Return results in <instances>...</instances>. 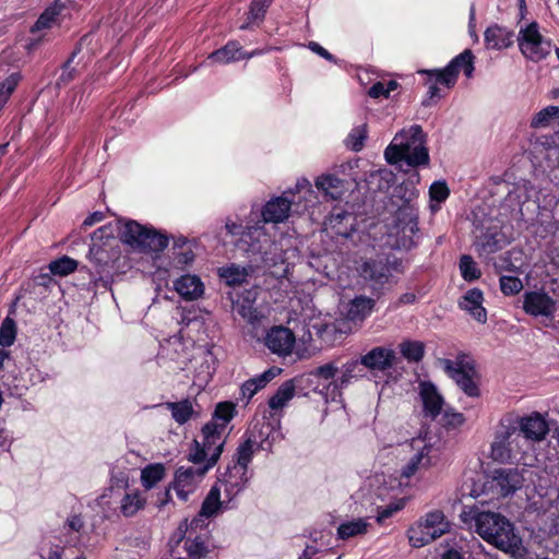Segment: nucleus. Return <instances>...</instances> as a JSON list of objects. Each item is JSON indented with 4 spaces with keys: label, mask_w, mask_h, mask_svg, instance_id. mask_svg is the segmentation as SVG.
<instances>
[{
    "label": "nucleus",
    "mask_w": 559,
    "mask_h": 559,
    "mask_svg": "<svg viewBox=\"0 0 559 559\" xmlns=\"http://www.w3.org/2000/svg\"><path fill=\"white\" fill-rule=\"evenodd\" d=\"M522 308L533 317L554 318L557 302L544 290H530L523 294Z\"/></svg>",
    "instance_id": "9d476101"
},
{
    "label": "nucleus",
    "mask_w": 559,
    "mask_h": 559,
    "mask_svg": "<svg viewBox=\"0 0 559 559\" xmlns=\"http://www.w3.org/2000/svg\"><path fill=\"white\" fill-rule=\"evenodd\" d=\"M282 372V369L278 367H271L265 370L259 377L252 378L259 389H263L271 380H273L276 376Z\"/></svg>",
    "instance_id": "680f3d73"
},
{
    "label": "nucleus",
    "mask_w": 559,
    "mask_h": 559,
    "mask_svg": "<svg viewBox=\"0 0 559 559\" xmlns=\"http://www.w3.org/2000/svg\"><path fill=\"white\" fill-rule=\"evenodd\" d=\"M337 372V367L334 366V364H325L323 366H320L316 368L313 371H311L310 374L323 378L325 380L333 379Z\"/></svg>",
    "instance_id": "0e129e2a"
},
{
    "label": "nucleus",
    "mask_w": 559,
    "mask_h": 559,
    "mask_svg": "<svg viewBox=\"0 0 559 559\" xmlns=\"http://www.w3.org/2000/svg\"><path fill=\"white\" fill-rule=\"evenodd\" d=\"M294 194L292 191H285L284 195L277 197L269 201L263 211L262 215L265 222H283L288 217V212L294 200H290L287 195Z\"/></svg>",
    "instance_id": "f3484780"
},
{
    "label": "nucleus",
    "mask_w": 559,
    "mask_h": 559,
    "mask_svg": "<svg viewBox=\"0 0 559 559\" xmlns=\"http://www.w3.org/2000/svg\"><path fill=\"white\" fill-rule=\"evenodd\" d=\"M419 525L427 532L437 531L438 538L448 532L449 522L445 521V516L442 511L435 510L429 512Z\"/></svg>",
    "instance_id": "c85d7f7f"
},
{
    "label": "nucleus",
    "mask_w": 559,
    "mask_h": 559,
    "mask_svg": "<svg viewBox=\"0 0 559 559\" xmlns=\"http://www.w3.org/2000/svg\"><path fill=\"white\" fill-rule=\"evenodd\" d=\"M166 407L171 412L173 418L179 425L186 424L193 414V407L189 400L180 402H167Z\"/></svg>",
    "instance_id": "72a5a7b5"
},
{
    "label": "nucleus",
    "mask_w": 559,
    "mask_h": 559,
    "mask_svg": "<svg viewBox=\"0 0 559 559\" xmlns=\"http://www.w3.org/2000/svg\"><path fill=\"white\" fill-rule=\"evenodd\" d=\"M343 180L334 174L322 175L317 178L316 186L319 190L329 192L330 189H338L342 187Z\"/></svg>",
    "instance_id": "5fc2aeb1"
},
{
    "label": "nucleus",
    "mask_w": 559,
    "mask_h": 559,
    "mask_svg": "<svg viewBox=\"0 0 559 559\" xmlns=\"http://www.w3.org/2000/svg\"><path fill=\"white\" fill-rule=\"evenodd\" d=\"M92 241L88 259L96 267L104 270L119 258L120 250L110 225L97 228L92 234Z\"/></svg>",
    "instance_id": "39448f33"
},
{
    "label": "nucleus",
    "mask_w": 559,
    "mask_h": 559,
    "mask_svg": "<svg viewBox=\"0 0 559 559\" xmlns=\"http://www.w3.org/2000/svg\"><path fill=\"white\" fill-rule=\"evenodd\" d=\"M484 37L488 48L500 50L513 45L514 32L495 24L485 31Z\"/></svg>",
    "instance_id": "6ab92c4d"
},
{
    "label": "nucleus",
    "mask_w": 559,
    "mask_h": 559,
    "mask_svg": "<svg viewBox=\"0 0 559 559\" xmlns=\"http://www.w3.org/2000/svg\"><path fill=\"white\" fill-rule=\"evenodd\" d=\"M459 267L463 280L466 282H474L481 276L480 269L469 254H463L460 258Z\"/></svg>",
    "instance_id": "79ce46f5"
},
{
    "label": "nucleus",
    "mask_w": 559,
    "mask_h": 559,
    "mask_svg": "<svg viewBox=\"0 0 559 559\" xmlns=\"http://www.w3.org/2000/svg\"><path fill=\"white\" fill-rule=\"evenodd\" d=\"M297 378L285 381L269 400L271 409L283 408L294 397Z\"/></svg>",
    "instance_id": "cd10ccee"
},
{
    "label": "nucleus",
    "mask_w": 559,
    "mask_h": 559,
    "mask_svg": "<svg viewBox=\"0 0 559 559\" xmlns=\"http://www.w3.org/2000/svg\"><path fill=\"white\" fill-rule=\"evenodd\" d=\"M17 328L15 321L7 317L0 326V345L2 347H10L14 344L16 338Z\"/></svg>",
    "instance_id": "a18cd8bd"
},
{
    "label": "nucleus",
    "mask_w": 559,
    "mask_h": 559,
    "mask_svg": "<svg viewBox=\"0 0 559 559\" xmlns=\"http://www.w3.org/2000/svg\"><path fill=\"white\" fill-rule=\"evenodd\" d=\"M520 432L526 439L534 441L543 440L549 431L547 421L539 413H533L530 416L518 418Z\"/></svg>",
    "instance_id": "2eb2a0df"
},
{
    "label": "nucleus",
    "mask_w": 559,
    "mask_h": 559,
    "mask_svg": "<svg viewBox=\"0 0 559 559\" xmlns=\"http://www.w3.org/2000/svg\"><path fill=\"white\" fill-rule=\"evenodd\" d=\"M144 500L139 497V495H126L121 511L126 516L133 515L139 509L143 508Z\"/></svg>",
    "instance_id": "864d4df0"
},
{
    "label": "nucleus",
    "mask_w": 559,
    "mask_h": 559,
    "mask_svg": "<svg viewBox=\"0 0 559 559\" xmlns=\"http://www.w3.org/2000/svg\"><path fill=\"white\" fill-rule=\"evenodd\" d=\"M330 225L336 235L349 238L356 231V216L353 213L340 210L332 213Z\"/></svg>",
    "instance_id": "4be33fe9"
},
{
    "label": "nucleus",
    "mask_w": 559,
    "mask_h": 559,
    "mask_svg": "<svg viewBox=\"0 0 559 559\" xmlns=\"http://www.w3.org/2000/svg\"><path fill=\"white\" fill-rule=\"evenodd\" d=\"M475 531L487 543L504 552H514L521 538L514 533V525L504 515L491 511L472 510Z\"/></svg>",
    "instance_id": "f257e3e1"
},
{
    "label": "nucleus",
    "mask_w": 559,
    "mask_h": 559,
    "mask_svg": "<svg viewBox=\"0 0 559 559\" xmlns=\"http://www.w3.org/2000/svg\"><path fill=\"white\" fill-rule=\"evenodd\" d=\"M390 258H378L365 260L358 271L360 276L378 296L391 289L395 282L389 271Z\"/></svg>",
    "instance_id": "423d86ee"
},
{
    "label": "nucleus",
    "mask_w": 559,
    "mask_h": 559,
    "mask_svg": "<svg viewBox=\"0 0 559 559\" xmlns=\"http://www.w3.org/2000/svg\"><path fill=\"white\" fill-rule=\"evenodd\" d=\"M523 472L526 471H519L512 467L495 469L491 479L485 483L484 491L489 488L496 489L497 493L501 497L511 496L523 487L525 481Z\"/></svg>",
    "instance_id": "1a4fd4ad"
},
{
    "label": "nucleus",
    "mask_w": 559,
    "mask_h": 559,
    "mask_svg": "<svg viewBox=\"0 0 559 559\" xmlns=\"http://www.w3.org/2000/svg\"><path fill=\"white\" fill-rule=\"evenodd\" d=\"M72 63L73 56H70L61 67L62 73L60 74L56 83L58 87L68 85L71 81H73L76 78L78 71L74 67H71Z\"/></svg>",
    "instance_id": "603ef678"
},
{
    "label": "nucleus",
    "mask_w": 559,
    "mask_h": 559,
    "mask_svg": "<svg viewBox=\"0 0 559 559\" xmlns=\"http://www.w3.org/2000/svg\"><path fill=\"white\" fill-rule=\"evenodd\" d=\"M440 423L445 428H456L464 423V416L461 413L445 411L441 416Z\"/></svg>",
    "instance_id": "052dcab7"
},
{
    "label": "nucleus",
    "mask_w": 559,
    "mask_h": 559,
    "mask_svg": "<svg viewBox=\"0 0 559 559\" xmlns=\"http://www.w3.org/2000/svg\"><path fill=\"white\" fill-rule=\"evenodd\" d=\"M479 246L484 252L488 254L495 253L503 247V235L497 230H488L479 237Z\"/></svg>",
    "instance_id": "a19ab883"
},
{
    "label": "nucleus",
    "mask_w": 559,
    "mask_h": 559,
    "mask_svg": "<svg viewBox=\"0 0 559 559\" xmlns=\"http://www.w3.org/2000/svg\"><path fill=\"white\" fill-rule=\"evenodd\" d=\"M233 311L251 324L260 320L259 312L253 307V301L249 298L233 301Z\"/></svg>",
    "instance_id": "f704fd0d"
},
{
    "label": "nucleus",
    "mask_w": 559,
    "mask_h": 559,
    "mask_svg": "<svg viewBox=\"0 0 559 559\" xmlns=\"http://www.w3.org/2000/svg\"><path fill=\"white\" fill-rule=\"evenodd\" d=\"M79 262L68 255H63L57 260H53L49 263L48 269L50 274L67 276L73 271L78 270Z\"/></svg>",
    "instance_id": "ea45409f"
},
{
    "label": "nucleus",
    "mask_w": 559,
    "mask_h": 559,
    "mask_svg": "<svg viewBox=\"0 0 559 559\" xmlns=\"http://www.w3.org/2000/svg\"><path fill=\"white\" fill-rule=\"evenodd\" d=\"M360 366H362L360 359L348 361L343 366L342 376L338 379L340 388L347 385L350 379L362 376L361 371L364 369Z\"/></svg>",
    "instance_id": "09e8293b"
},
{
    "label": "nucleus",
    "mask_w": 559,
    "mask_h": 559,
    "mask_svg": "<svg viewBox=\"0 0 559 559\" xmlns=\"http://www.w3.org/2000/svg\"><path fill=\"white\" fill-rule=\"evenodd\" d=\"M437 531L427 532L419 524L417 527L408 530L409 544L415 548H420L438 538Z\"/></svg>",
    "instance_id": "58836bf2"
},
{
    "label": "nucleus",
    "mask_w": 559,
    "mask_h": 559,
    "mask_svg": "<svg viewBox=\"0 0 559 559\" xmlns=\"http://www.w3.org/2000/svg\"><path fill=\"white\" fill-rule=\"evenodd\" d=\"M443 367L447 374L455 381L457 386L468 396L478 397L480 395L476 379L479 378L475 360L467 354L461 353L455 360L443 359Z\"/></svg>",
    "instance_id": "20e7f679"
},
{
    "label": "nucleus",
    "mask_w": 559,
    "mask_h": 559,
    "mask_svg": "<svg viewBox=\"0 0 559 559\" xmlns=\"http://www.w3.org/2000/svg\"><path fill=\"white\" fill-rule=\"evenodd\" d=\"M272 431V423L262 421L255 423L248 431L247 438L257 445L258 449L269 450V447L265 445L267 438Z\"/></svg>",
    "instance_id": "c756f323"
},
{
    "label": "nucleus",
    "mask_w": 559,
    "mask_h": 559,
    "mask_svg": "<svg viewBox=\"0 0 559 559\" xmlns=\"http://www.w3.org/2000/svg\"><path fill=\"white\" fill-rule=\"evenodd\" d=\"M175 288L186 300H195L204 292L203 283L197 275H182L175 282Z\"/></svg>",
    "instance_id": "aec40b11"
},
{
    "label": "nucleus",
    "mask_w": 559,
    "mask_h": 559,
    "mask_svg": "<svg viewBox=\"0 0 559 559\" xmlns=\"http://www.w3.org/2000/svg\"><path fill=\"white\" fill-rule=\"evenodd\" d=\"M20 80L21 74L19 72H13L0 84V110L8 102Z\"/></svg>",
    "instance_id": "de8ad7c7"
},
{
    "label": "nucleus",
    "mask_w": 559,
    "mask_h": 559,
    "mask_svg": "<svg viewBox=\"0 0 559 559\" xmlns=\"http://www.w3.org/2000/svg\"><path fill=\"white\" fill-rule=\"evenodd\" d=\"M367 139V124L354 128L348 135L347 145L354 152H360Z\"/></svg>",
    "instance_id": "3c124183"
},
{
    "label": "nucleus",
    "mask_w": 559,
    "mask_h": 559,
    "mask_svg": "<svg viewBox=\"0 0 559 559\" xmlns=\"http://www.w3.org/2000/svg\"><path fill=\"white\" fill-rule=\"evenodd\" d=\"M194 452L189 453L188 460L194 464L204 462L207 457L204 447L198 440L193 441Z\"/></svg>",
    "instance_id": "338daca9"
},
{
    "label": "nucleus",
    "mask_w": 559,
    "mask_h": 559,
    "mask_svg": "<svg viewBox=\"0 0 559 559\" xmlns=\"http://www.w3.org/2000/svg\"><path fill=\"white\" fill-rule=\"evenodd\" d=\"M555 122L559 124V106H548L534 115L530 126L533 129H540Z\"/></svg>",
    "instance_id": "7c9ffc66"
},
{
    "label": "nucleus",
    "mask_w": 559,
    "mask_h": 559,
    "mask_svg": "<svg viewBox=\"0 0 559 559\" xmlns=\"http://www.w3.org/2000/svg\"><path fill=\"white\" fill-rule=\"evenodd\" d=\"M522 266V252L516 250H509L499 255L493 262V267L497 273L504 271L518 273L521 272Z\"/></svg>",
    "instance_id": "a878e982"
},
{
    "label": "nucleus",
    "mask_w": 559,
    "mask_h": 559,
    "mask_svg": "<svg viewBox=\"0 0 559 559\" xmlns=\"http://www.w3.org/2000/svg\"><path fill=\"white\" fill-rule=\"evenodd\" d=\"M406 188L400 185L394 188L392 198H399L402 203L397 206L394 218V228L396 235H401V242L405 249H409L413 245V236L419 231L418 228V213L415 206L411 203V199L405 197Z\"/></svg>",
    "instance_id": "7ed1b4c3"
},
{
    "label": "nucleus",
    "mask_w": 559,
    "mask_h": 559,
    "mask_svg": "<svg viewBox=\"0 0 559 559\" xmlns=\"http://www.w3.org/2000/svg\"><path fill=\"white\" fill-rule=\"evenodd\" d=\"M218 276L228 286H239L247 282V277L254 272L253 265L240 266L231 263L230 265L218 269Z\"/></svg>",
    "instance_id": "412c9836"
},
{
    "label": "nucleus",
    "mask_w": 559,
    "mask_h": 559,
    "mask_svg": "<svg viewBox=\"0 0 559 559\" xmlns=\"http://www.w3.org/2000/svg\"><path fill=\"white\" fill-rule=\"evenodd\" d=\"M516 40L521 52L534 62L545 59L550 53L551 44L542 36L536 22L521 28Z\"/></svg>",
    "instance_id": "0eeeda50"
},
{
    "label": "nucleus",
    "mask_w": 559,
    "mask_h": 559,
    "mask_svg": "<svg viewBox=\"0 0 559 559\" xmlns=\"http://www.w3.org/2000/svg\"><path fill=\"white\" fill-rule=\"evenodd\" d=\"M368 523L365 519H357L346 523H342L337 528V536L341 539H347L356 535L366 533Z\"/></svg>",
    "instance_id": "4c0bfd02"
},
{
    "label": "nucleus",
    "mask_w": 559,
    "mask_h": 559,
    "mask_svg": "<svg viewBox=\"0 0 559 559\" xmlns=\"http://www.w3.org/2000/svg\"><path fill=\"white\" fill-rule=\"evenodd\" d=\"M273 0H252L248 13V20H263L265 12Z\"/></svg>",
    "instance_id": "6e6d98bb"
},
{
    "label": "nucleus",
    "mask_w": 559,
    "mask_h": 559,
    "mask_svg": "<svg viewBox=\"0 0 559 559\" xmlns=\"http://www.w3.org/2000/svg\"><path fill=\"white\" fill-rule=\"evenodd\" d=\"M165 476V467L160 463L150 464L142 469L141 480L146 489L154 487Z\"/></svg>",
    "instance_id": "e433bc0d"
},
{
    "label": "nucleus",
    "mask_w": 559,
    "mask_h": 559,
    "mask_svg": "<svg viewBox=\"0 0 559 559\" xmlns=\"http://www.w3.org/2000/svg\"><path fill=\"white\" fill-rule=\"evenodd\" d=\"M399 361H401V359L393 349L382 346L373 347L366 355L360 357L362 367L382 372L393 368Z\"/></svg>",
    "instance_id": "ddd939ff"
},
{
    "label": "nucleus",
    "mask_w": 559,
    "mask_h": 559,
    "mask_svg": "<svg viewBox=\"0 0 559 559\" xmlns=\"http://www.w3.org/2000/svg\"><path fill=\"white\" fill-rule=\"evenodd\" d=\"M419 388L425 415L431 419H436L441 414V408L444 403L442 395L430 381L421 382Z\"/></svg>",
    "instance_id": "dca6fc26"
},
{
    "label": "nucleus",
    "mask_w": 559,
    "mask_h": 559,
    "mask_svg": "<svg viewBox=\"0 0 559 559\" xmlns=\"http://www.w3.org/2000/svg\"><path fill=\"white\" fill-rule=\"evenodd\" d=\"M185 549L191 559H202L210 552L205 540L202 536L198 535L194 538H187Z\"/></svg>",
    "instance_id": "37998d69"
},
{
    "label": "nucleus",
    "mask_w": 559,
    "mask_h": 559,
    "mask_svg": "<svg viewBox=\"0 0 559 559\" xmlns=\"http://www.w3.org/2000/svg\"><path fill=\"white\" fill-rule=\"evenodd\" d=\"M246 58V53L237 41H228L224 47L213 51L209 59L217 63H228Z\"/></svg>",
    "instance_id": "393cba45"
},
{
    "label": "nucleus",
    "mask_w": 559,
    "mask_h": 559,
    "mask_svg": "<svg viewBox=\"0 0 559 559\" xmlns=\"http://www.w3.org/2000/svg\"><path fill=\"white\" fill-rule=\"evenodd\" d=\"M483 300V292L478 288H472L465 293L459 306L461 309L468 311L476 321L485 323L487 321V311L481 306Z\"/></svg>",
    "instance_id": "a211bd4d"
},
{
    "label": "nucleus",
    "mask_w": 559,
    "mask_h": 559,
    "mask_svg": "<svg viewBox=\"0 0 559 559\" xmlns=\"http://www.w3.org/2000/svg\"><path fill=\"white\" fill-rule=\"evenodd\" d=\"M404 506L405 502L403 499H401L397 502L390 503L385 507H379L377 522L380 524L383 523L386 519L391 518L395 512L402 510Z\"/></svg>",
    "instance_id": "bf43d9fd"
},
{
    "label": "nucleus",
    "mask_w": 559,
    "mask_h": 559,
    "mask_svg": "<svg viewBox=\"0 0 559 559\" xmlns=\"http://www.w3.org/2000/svg\"><path fill=\"white\" fill-rule=\"evenodd\" d=\"M374 307V300L366 296L355 297L347 308V319L353 322L364 321Z\"/></svg>",
    "instance_id": "b1692460"
},
{
    "label": "nucleus",
    "mask_w": 559,
    "mask_h": 559,
    "mask_svg": "<svg viewBox=\"0 0 559 559\" xmlns=\"http://www.w3.org/2000/svg\"><path fill=\"white\" fill-rule=\"evenodd\" d=\"M224 425L218 424L216 420H211L205 424L202 428L203 439L209 438H221V435L224 430Z\"/></svg>",
    "instance_id": "e2e57ef3"
},
{
    "label": "nucleus",
    "mask_w": 559,
    "mask_h": 559,
    "mask_svg": "<svg viewBox=\"0 0 559 559\" xmlns=\"http://www.w3.org/2000/svg\"><path fill=\"white\" fill-rule=\"evenodd\" d=\"M198 475L200 477H203L205 474H201L200 472V467L198 468H194V467H188V468H183V467H179L176 473H175V480L177 483V485H190L193 477Z\"/></svg>",
    "instance_id": "4d7b16f0"
},
{
    "label": "nucleus",
    "mask_w": 559,
    "mask_h": 559,
    "mask_svg": "<svg viewBox=\"0 0 559 559\" xmlns=\"http://www.w3.org/2000/svg\"><path fill=\"white\" fill-rule=\"evenodd\" d=\"M450 194V190L445 181H435L429 189L430 200L437 203L444 202Z\"/></svg>",
    "instance_id": "13d9d810"
},
{
    "label": "nucleus",
    "mask_w": 559,
    "mask_h": 559,
    "mask_svg": "<svg viewBox=\"0 0 559 559\" xmlns=\"http://www.w3.org/2000/svg\"><path fill=\"white\" fill-rule=\"evenodd\" d=\"M430 447L425 445L420 452L415 454L401 469V479H409L420 468H427L430 465L428 453Z\"/></svg>",
    "instance_id": "bb28decb"
},
{
    "label": "nucleus",
    "mask_w": 559,
    "mask_h": 559,
    "mask_svg": "<svg viewBox=\"0 0 559 559\" xmlns=\"http://www.w3.org/2000/svg\"><path fill=\"white\" fill-rule=\"evenodd\" d=\"M401 354L409 361L418 362L424 357V343L418 341H406L400 344Z\"/></svg>",
    "instance_id": "c03bdc74"
},
{
    "label": "nucleus",
    "mask_w": 559,
    "mask_h": 559,
    "mask_svg": "<svg viewBox=\"0 0 559 559\" xmlns=\"http://www.w3.org/2000/svg\"><path fill=\"white\" fill-rule=\"evenodd\" d=\"M188 530H189L188 520L186 519L180 522L178 528L176 530L174 535L170 537V543H174L175 546H178L186 538V534H187Z\"/></svg>",
    "instance_id": "774afa93"
},
{
    "label": "nucleus",
    "mask_w": 559,
    "mask_h": 559,
    "mask_svg": "<svg viewBox=\"0 0 559 559\" xmlns=\"http://www.w3.org/2000/svg\"><path fill=\"white\" fill-rule=\"evenodd\" d=\"M408 136L411 148L405 154V163L412 167L426 166L429 164L428 148L426 147V134L423 128L418 124L412 126L409 130H402L394 140L404 139Z\"/></svg>",
    "instance_id": "6e6552de"
},
{
    "label": "nucleus",
    "mask_w": 559,
    "mask_h": 559,
    "mask_svg": "<svg viewBox=\"0 0 559 559\" xmlns=\"http://www.w3.org/2000/svg\"><path fill=\"white\" fill-rule=\"evenodd\" d=\"M473 60V52L469 49H466L452 59L443 70H423L420 73L436 75L437 82L444 84L447 87H451L455 84L460 70L464 69L468 61Z\"/></svg>",
    "instance_id": "f8f14e48"
},
{
    "label": "nucleus",
    "mask_w": 559,
    "mask_h": 559,
    "mask_svg": "<svg viewBox=\"0 0 559 559\" xmlns=\"http://www.w3.org/2000/svg\"><path fill=\"white\" fill-rule=\"evenodd\" d=\"M518 431L520 432L518 419L513 420L507 418L501 420L499 429L496 432L495 442L491 445V453L495 460L509 457L510 450L507 445L510 443V438Z\"/></svg>",
    "instance_id": "4468645a"
},
{
    "label": "nucleus",
    "mask_w": 559,
    "mask_h": 559,
    "mask_svg": "<svg viewBox=\"0 0 559 559\" xmlns=\"http://www.w3.org/2000/svg\"><path fill=\"white\" fill-rule=\"evenodd\" d=\"M118 238L141 252H162L168 246V237L153 227L135 221H126L118 227Z\"/></svg>",
    "instance_id": "f03ea898"
},
{
    "label": "nucleus",
    "mask_w": 559,
    "mask_h": 559,
    "mask_svg": "<svg viewBox=\"0 0 559 559\" xmlns=\"http://www.w3.org/2000/svg\"><path fill=\"white\" fill-rule=\"evenodd\" d=\"M221 506V490L217 486H213L202 502L200 515L211 518L219 510Z\"/></svg>",
    "instance_id": "c9c22d12"
},
{
    "label": "nucleus",
    "mask_w": 559,
    "mask_h": 559,
    "mask_svg": "<svg viewBox=\"0 0 559 559\" xmlns=\"http://www.w3.org/2000/svg\"><path fill=\"white\" fill-rule=\"evenodd\" d=\"M295 334L288 328L278 325L267 331L264 337V345L274 354L287 356L295 345Z\"/></svg>",
    "instance_id": "9b49d317"
},
{
    "label": "nucleus",
    "mask_w": 559,
    "mask_h": 559,
    "mask_svg": "<svg viewBox=\"0 0 559 559\" xmlns=\"http://www.w3.org/2000/svg\"><path fill=\"white\" fill-rule=\"evenodd\" d=\"M499 284L500 290L506 296L516 295L523 289V283L516 276L501 275Z\"/></svg>",
    "instance_id": "8fccbe9b"
},
{
    "label": "nucleus",
    "mask_w": 559,
    "mask_h": 559,
    "mask_svg": "<svg viewBox=\"0 0 559 559\" xmlns=\"http://www.w3.org/2000/svg\"><path fill=\"white\" fill-rule=\"evenodd\" d=\"M224 444H225V442L222 441L221 443L215 445L213 453L206 461V464L204 466L200 467L201 474H206L207 471L217 463V461L219 460V457L224 451Z\"/></svg>",
    "instance_id": "69168bd1"
},
{
    "label": "nucleus",
    "mask_w": 559,
    "mask_h": 559,
    "mask_svg": "<svg viewBox=\"0 0 559 559\" xmlns=\"http://www.w3.org/2000/svg\"><path fill=\"white\" fill-rule=\"evenodd\" d=\"M66 9V5L60 1H55L50 7H48L32 26L31 32L35 33L36 31H40L44 28H48L51 26V23L55 19L61 14L62 10Z\"/></svg>",
    "instance_id": "2f4dec72"
},
{
    "label": "nucleus",
    "mask_w": 559,
    "mask_h": 559,
    "mask_svg": "<svg viewBox=\"0 0 559 559\" xmlns=\"http://www.w3.org/2000/svg\"><path fill=\"white\" fill-rule=\"evenodd\" d=\"M236 406L231 402H219L215 411L212 415L213 420H222L221 425H224V428L226 425L235 417L236 415Z\"/></svg>",
    "instance_id": "49530a36"
},
{
    "label": "nucleus",
    "mask_w": 559,
    "mask_h": 559,
    "mask_svg": "<svg viewBox=\"0 0 559 559\" xmlns=\"http://www.w3.org/2000/svg\"><path fill=\"white\" fill-rule=\"evenodd\" d=\"M254 453V444L247 438L237 449V459L234 461L233 466L228 465L225 477H233V471L239 469L242 475L246 474L248 464L250 463Z\"/></svg>",
    "instance_id": "5701e85b"
},
{
    "label": "nucleus",
    "mask_w": 559,
    "mask_h": 559,
    "mask_svg": "<svg viewBox=\"0 0 559 559\" xmlns=\"http://www.w3.org/2000/svg\"><path fill=\"white\" fill-rule=\"evenodd\" d=\"M400 140L401 141L397 143V141L393 139L392 143L384 151V157L391 165L397 164L402 160L405 162V154L407 150L411 148L408 136H404V139Z\"/></svg>",
    "instance_id": "473e14b6"
}]
</instances>
